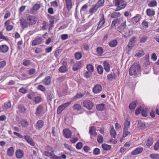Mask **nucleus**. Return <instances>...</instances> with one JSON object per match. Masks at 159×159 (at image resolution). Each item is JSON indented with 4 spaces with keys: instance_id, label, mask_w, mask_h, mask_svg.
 <instances>
[{
    "instance_id": "nucleus-43",
    "label": "nucleus",
    "mask_w": 159,
    "mask_h": 159,
    "mask_svg": "<svg viewBox=\"0 0 159 159\" xmlns=\"http://www.w3.org/2000/svg\"><path fill=\"white\" fill-rule=\"evenodd\" d=\"M120 16V14L119 12H116L112 13L111 14V16L112 18H115L119 17Z\"/></svg>"
},
{
    "instance_id": "nucleus-39",
    "label": "nucleus",
    "mask_w": 159,
    "mask_h": 159,
    "mask_svg": "<svg viewBox=\"0 0 159 159\" xmlns=\"http://www.w3.org/2000/svg\"><path fill=\"white\" fill-rule=\"evenodd\" d=\"M102 147L104 150L106 151L109 150L111 148V147L110 145L105 143L102 144Z\"/></svg>"
},
{
    "instance_id": "nucleus-54",
    "label": "nucleus",
    "mask_w": 159,
    "mask_h": 159,
    "mask_svg": "<svg viewBox=\"0 0 159 159\" xmlns=\"http://www.w3.org/2000/svg\"><path fill=\"white\" fill-rule=\"evenodd\" d=\"M84 94H83L81 93H78L74 98V100H76V99H79L83 96Z\"/></svg>"
},
{
    "instance_id": "nucleus-33",
    "label": "nucleus",
    "mask_w": 159,
    "mask_h": 159,
    "mask_svg": "<svg viewBox=\"0 0 159 159\" xmlns=\"http://www.w3.org/2000/svg\"><path fill=\"white\" fill-rule=\"evenodd\" d=\"M140 15L139 14H137L136 16L134 17L132 19V22L134 24H136L139 20Z\"/></svg>"
},
{
    "instance_id": "nucleus-29",
    "label": "nucleus",
    "mask_w": 159,
    "mask_h": 159,
    "mask_svg": "<svg viewBox=\"0 0 159 159\" xmlns=\"http://www.w3.org/2000/svg\"><path fill=\"white\" fill-rule=\"evenodd\" d=\"M154 140L152 138H149L146 141V144L147 146H151L153 143Z\"/></svg>"
},
{
    "instance_id": "nucleus-18",
    "label": "nucleus",
    "mask_w": 159,
    "mask_h": 159,
    "mask_svg": "<svg viewBox=\"0 0 159 159\" xmlns=\"http://www.w3.org/2000/svg\"><path fill=\"white\" fill-rule=\"evenodd\" d=\"M14 149L12 147H10L8 148L7 151V155L10 157H12L14 153Z\"/></svg>"
},
{
    "instance_id": "nucleus-1",
    "label": "nucleus",
    "mask_w": 159,
    "mask_h": 159,
    "mask_svg": "<svg viewBox=\"0 0 159 159\" xmlns=\"http://www.w3.org/2000/svg\"><path fill=\"white\" fill-rule=\"evenodd\" d=\"M140 72V66L139 64L134 63L129 69L130 75L135 76L138 74Z\"/></svg>"
},
{
    "instance_id": "nucleus-38",
    "label": "nucleus",
    "mask_w": 159,
    "mask_h": 159,
    "mask_svg": "<svg viewBox=\"0 0 159 159\" xmlns=\"http://www.w3.org/2000/svg\"><path fill=\"white\" fill-rule=\"evenodd\" d=\"M117 44V42L116 40L111 41L109 43V45L112 47L116 46Z\"/></svg>"
},
{
    "instance_id": "nucleus-44",
    "label": "nucleus",
    "mask_w": 159,
    "mask_h": 159,
    "mask_svg": "<svg viewBox=\"0 0 159 159\" xmlns=\"http://www.w3.org/2000/svg\"><path fill=\"white\" fill-rule=\"evenodd\" d=\"M73 108L74 110H77L78 111L80 110L81 109V105L78 104H75L73 107Z\"/></svg>"
},
{
    "instance_id": "nucleus-24",
    "label": "nucleus",
    "mask_w": 159,
    "mask_h": 159,
    "mask_svg": "<svg viewBox=\"0 0 159 159\" xmlns=\"http://www.w3.org/2000/svg\"><path fill=\"white\" fill-rule=\"evenodd\" d=\"M20 25L23 28H25L28 27V23H27V20L24 19H21L20 20Z\"/></svg>"
},
{
    "instance_id": "nucleus-16",
    "label": "nucleus",
    "mask_w": 159,
    "mask_h": 159,
    "mask_svg": "<svg viewBox=\"0 0 159 159\" xmlns=\"http://www.w3.org/2000/svg\"><path fill=\"white\" fill-rule=\"evenodd\" d=\"M143 150V148L142 147L138 148H136L131 152V154L133 155H137L141 153Z\"/></svg>"
},
{
    "instance_id": "nucleus-64",
    "label": "nucleus",
    "mask_w": 159,
    "mask_h": 159,
    "mask_svg": "<svg viewBox=\"0 0 159 159\" xmlns=\"http://www.w3.org/2000/svg\"><path fill=\"white\" fill-rule=\"evenodd\" d=\"M41 100V98L39 96H37L35 97L34 99V101L36 103H39Z\"/></svg>"
},
{
    "instance_id": "nucleus-57",
    "label": "nucleus",
    "mask_w": 159,
    "mask_h": 159,
    "mask_svg": "<svg viewBox=\"0 0 159 159\" xmlns=\"http://www.w3.org/2000/svg\"><path fill=\"white\" fill-rule=\"evenodd\" d=\"M92 75V72H90L89 71H86L84 74V76L86 78H90Z\"/></svg>"
},
{
    "instance_id": "nucleus-48",
    "label": "nucleus",
    "mask_w": 159,
    "mask_h": 159,
    "mask_svg": "<svg viewBox=\"0 0 159 159\" xmlns=\"http://www.w3.org/2000/svg\"><path fill=\"white\" fill-rule=\"evenodd\" d=\"M130 125V121L126 120L124 123V129H127L129 128Z\"/></svg>"
},
{
    "instance_id": "nucleus-4",
    "label": "nucleus",
    "mask_w": 159,
    "mask_h": 159,
    "mask_svg": "<svg viewBox=\"0 0 159 159\" xmlns=\"http://www.w3.org/2000/svg\"><path fill=\"white\" fill-rule=\"evenodd\" d=\"M84 107L89 110H91L93 107L92 102L89 100H85L83 102Z\"/></svg>"
},
{
    "instance_id": "nucleus-20",
    "label": "nucleus",
    "mask_w": 159,
    "mask_h": 159,
    "mask_svg": "<svg viewBox=\"0 0 159 159\" xmlns=\"http://www.w3.org/2000/svg\"><path fill=\"white\" fill-rule=\"evenodd\" d=\"M44 125V122L41 120H39L37 121L36 124V128L40 130L42 128Z\"/></svg>"
},
{
    "instance_id": "nucleus-31",
    "label": "nucleus",
    "mask_w": 159,
    "mask_h": 159,
    "mask_svg": "<svg viewBox=\"0 0 159 159\" xmlns=\"http://www.w3.org/2000/svg\"><path fill=\"white\" fill-rule=\"evenodd\" d=\"M46 96L48 99L50 101H51L53 97V94L52 92L48 91H47L46 93Z\"/></svg>"
},
{
    "instance_id": "nucleus-60",
    "label": "nucleus",
    "mask_w": 159,
    "mask_h": 159,
    "mask_svg": "<svg viewBox=\"0 0 159 159\" xmlns=\"http://www.w3.org/2000/svg\"><path fill=\"white\" fill-rule=\"evenodd\" d=\"M6 65V62L5 61H3L0 62V71Z\"/></svg>"
},
{
    "instance_id": "nucleus-61",
    "label": "nucleus",
    "mask_w": 159,
    "mask_h": 159,
    "mask_svg": "<svg viewBox=\"0 0 159 159\" xmlns=\"http://www.w3.org/2000/svg\"><path fill=\"white\" fill-rule=\"evenodd\" d=\"M138 126L139 127L143 128L145 126V123L141 120H139L138 121Z\"/></svg>"
},
{
    "instance_id": "nucleus-23",
    "label": "nucleus",
    "mask_w": 159,
    "mask_h": 159,
    "mask_svg": "<svg viewBox=\"0 0 159 159\" xmlns=\"http://www.w3.org/2000/svg\"><path fill=\"white\" fill-rule=\"evenodd\" d=\"M89 132L91 135L94 136H96L97 135V134L96 132V128L94 126H92L89 128Z\"/></svg>"
},
{
    "instance_id": "nucleus-30",
    "label": "nucleus",
    "mask_w": 159,
    "mask_h": 159,
    "mask_svg": "<svg viewBox=\"0 0 159 159\" xmlns=\"http://www.w3.org/2000/svg\"><path fill=\"white\" fill-rule=\"evenodd\" d=\"M120 19L119 18L115 19L112 22L111 27H116V25H118L120 24Z\"/></svg>"
},
{
    "instance_id": "nucleus-32",
    "label": "nucleus",
    "mask_w": 159,
    "mask_h": 159,
    "mask_svg": "<svg viewBox=\"0 0 159 159\" xmlns=\"http://www.w3.org/2000/svg\"><path fill=\"white\" fill-rule=\"evenodd\" d=\"M110 134L111 137L113 138H115L116 137V133L113 126H111V129L110 130Z\"/></svg>"
},
{
    "instance_id": "nucleus-15",
    "label": "nucleus",
    "mask_w": 159,
    "mask_h": 159,
    "mask_svg": "<svg viewBox=\"0 0 159 159\" xmlns=\"http://www.w3.org/2000/svg\"><path fill=\"white\" fill-rule=\"evenodd\" d=\"M43 110V107L41 105H39L37 107L35 114L37 116H39L42 113Z\"/></svg>"
},
{
    "instance_id": "nucleus-58",
    "label": "nucleus",
    "mask_w": 159,
    "mask_h": 159,
    "mask_svg": "<svg viewBox=\"0 0 159 159\" xmlns=\"http://www.w3.org/2000/svg\"><path fill=\"white\" fill-rule=\"evenodd\" d=\"M97 141L99 143H101L103 142V138L100 134L98 135L97 138Z\"/></svg>"
},
{
    "instance_id": "nucleus-42",
    "label": "nucleus",
    "mask_w": 159,
    "mask_h": 159,
    "mask_svg": "<svg viewBox=\"0 0 159 159\" xmlns=\"http://www.w3.org/2000/svg\"><path fill=\"white\" fill-rule=\"evenodd\" d=\"M88 6L86 4L84 5L81 8L80 13L81 15L84 14L85 12L87 10L88 8Z\"/></svg>"
},
{
    "instance_id": "nucleus-40",
    "label": "nucleus",
    "mask_w": 159,
    "mask_h": 159,
    "mask_svg": "<svg viewBox=\"0 0 159 159\" xmlns=\"http://www.w3.org/2000/svg\"><path fill=\"white\" fill-rule=\"evenodd\" d=\"M75 57L76 60L80 59L82 57L81 52H79L75 53Z\"/></svg>"
},
{
    "instance_id": "nucleus-9",
    "label": "nucleus",
    "mask_w": 159,
    "mask_h": 159,
    "mask_svg": "<svg viewBox=\"0 0 159 159\" xmlns=\"http://www.w3.org/2000/svg\"><path fill=\"white\" fill-rule=\"evenodd\" d=\"M66 4V7L67 10L70 11L72 8V4L71 0H62Z\"/></svg>"
},
{
    "instance_id": "nucleus-46",
    "label": "nucleus",
    "mask_w": 159,
    "mask_h": 159,
    "mask_svg": "<svg viewBox=\"0 0 159 159\" xmlns=\"http://www.w3.org/2000/svg\"><path fill=\"white\" fill-rule=\"evenodd\" d=\"M48 26V23L46 21H43V26L41 28V30H47Z\"/></svg>"
},
{
    "instance_id": "nucleus-28",
    "label": "nucleus",
    "mask_w": 159,
    "mask_h": 159,
    "mask_svg": "<svg viewBox=\"0 0 159 159\" xmlns=\"http://www.w3.org/2000/svg\"><path fill=\"white\" fill-rule=\"evenodd\" d=\"M9 24L10 21L8 20H7L5 22V26H7L6 30L8 31L11 30L13 28V26L12 25H9Z\"/></svg>"
},
{
    "instance_id": "nucleus-53",
    "label": "nucleus",
    "mask_w": 159,
    "mask_h": 159,
    "mask_svg": "<svg viewBox=\"0 0 159 159\" xmlns=\"http://www.w3.org/2000/svg\"><path fill=\"white\" fill-rule=\"evenodd\" d=\"M157 5V2L155 0L151 1L148 4V6L150 7H153L156 6Z\"/></svg>"
},
{
    "instance_id": "nucleus-50",
    "label": "nucleus",
    "mask_w": 159,
    "mask_h": 159,
    "mask_svg": "<svg viewBox=\"0 0 159 159\" xmlns=\"http://www.w3.org/2000/svg\"><path fill=\"white\" fill-rule=\"evenodd\" d=\"M136 106L137 104L136 102H134L129 104V107L130 109H133L136 107Z\"/></svg>"
},
{
    "instance_id": "nucleus-7",
    "label": "nucleus",
    "mask_w": 159,
    "mask_h": 159,
    "mask_svg": "<svg viewBox=\"0 0 159 159\" xmlns=\"http://www.w3.org/2000/svg\"><path fill=\"white\" fill-rule=\"evenodd\" d=\"M63 135L66 139L71 138L72 135V132L68 129H65L63 131Z\"/></svg>"
},
{
    "instance_id": "nucleus-49",
    "label": "nucleus",
    "mask_w": 159,
    "mask_h": 159,
    "mask_svg": "<svg viewBox=\"0 0 159 159\" xmlns=\"http://www.w3.org/2000/svg\"><path fill=\"white\" fill-rule=\"evenodd\" d=\"M147 15L148 16H152L155 14V11L150 9H148L146 11Z\"/></svg>"
},
{
    "instance_id": "nucleus-26",
    "label": "nucleus",
    "mask_w": 159,
    "mask_h": 159,
    "mask_svg": "<svg viewBox=\"0 0 159 159\" xmlns=\"http://www.w3.org/2000/svg\"><path fill=\"white\" fill-rule=\"evenodd\" d=\"M42 41V39L40 38H36L32 42V46H36L41 43Z\"/></svg>"
},
{
    "instance_id": "nucleus-52",
    "label": "nucleus",
    "mask_w": 159,
    "mask_h": 159,
    "mask_svg": "<svg viewBox=\"0 0 159 159\" xmlns=\"http://www.w3.org/2000/svg\"><path fill=\"white\" fill-rule=\"evenodd\" d=\"M57 20L56 19V18L55 17H52L51 20L50 21V26L51 27H53V24L55 21H57Z\"/></svg>"
},
{
    "instance_id": "nucleus-17",
    "label": "nucleus",
    "mask_w": 159,
    "mask_h": 159,
    "mask_svg": "<svg viewBox=\"0 0 159 159\" xmlns=\"http://www.w3.org/2000/svg\"><path fill=\"white\" fill-rule=\"evenodd\" d=\"M82 62L81 61H78L75 63L73 66L72 69L75 71H77L82 66Z\"/></svg>"
},
{
    "instance_id": "nucleus-6",
    "label": "nucleus",
    "mask_w": 159,
    "mask_h": 159,
    "mask_svg": "<svg viewBox=\"0 0 159 159\" xmlns=\"http://www.w3.org/2000/svg\"><path fill=\"white\" fill-rule=\"evenodd\" d=\"M71 103L70 102H67L61 104L57 108V112L58 114H60L66 107Z\"/></svg>"
},
{
    "instance_id": "nucleus-13",
    "label": "nucleus",
    "mask_w": 159,
    "mask_h": 159,
    "mask_svg": "<svg viewBox=\"0 0 159 159\" xmlns=\"http://www.w3.org/2000/svg\"><path fill=\"white\" fill-rule=\"evenodd\" d=\"M16 155L17 158L21 159L24 157V152L22 150L18 149L16 152Z\"/></svg>"
},
{
    "instance_id": "nucleus-55",
    "label": "nucleus",
    "mask_w": 159,
    "mask_h": 159,
    "mask_svg": "<svg viewBox=\"0 0 159 159\" xmlns=\"http://www.w3.org/2000/svg\"><path fill=\"white\" fill-rule=\"evenodd\" d=\"M148 37L147 36L143 35L140 38L139 42L143 43H145Z\"/></svg>"
},
{
    "instance_id": "nucleus-37",
    "label": "nucleus",
    "mask_w": 159,
    "mask_h": 159,
    "mask_svg": "<svg viewBox=\"0 0 159 159\" xmlns=\"http://www.w3.org/2000/svg\"><path fill=\"white\" fill-rule=\"evenodd\" d=\"M104 2L105 0H99L95 5L99 8L103 6Z\"/></svg>"
},
{
    "instance_id": "nucleus-8",
    "label": "nucleus",
    "mask_w": 159,
    "mask_h": 159,
    "mask_svg": "<svg viewBox=\"0 0 159 159\" xmlns=\"http://www.w3.org/2000/svg\"><path fill=\"white\" fill-rule=\"evenodd\" d=\"M9 49L8 46L5 44L2 45L0 46V52L2 53H5L7 52Z\"/></svg>"
},
{
    "instance_id": "nucleus-45",
    "label": "nucleus",
    "mask_w": 159,
    "mask_h": 159,
    "mask_svg": "<svg viewBox=\"0 0 159 159\" xmlns=\"http://www.w3.org/2000/svg\"><path fill=\"white\" fill-rule=\"evenodd\" d=\"M116 76V75L115 74H109L107 76V79L110 81H112L113 79H115Z\"/></svg>"
},
{
    "instance_id": "nucleus-35",
    "label": "nucleus",
    "mask_w": 159,
    "mask_h": 159,
    "mask_svg": "<svg viewBox=\"0 0 159 159\" xmlns=\"http://www.w3.org/2000/svg\"><path fill=\"white\" fill-rule=\"evenodd\" d=\"M86 68L88 71L92 72L94 71V67L93 66L90 64H89L86 65Z\"/></svg>"
},
{
    "instance_id": "nucleus-47",
    "label": "nucleus",
    "mask_w": 159,
    "mask_h": 159,
    "mask_svg": "<svg viewBox=\"0 0 159 159\" xmlns=\"http://www.w3.org/2000/svg\"><path fill=\"white\" fill-rule=\"evenodd\" d=\"M103 70L102 66L100 65H98L97 67V71L98 73L100 75H101L103 73Z\"/></svg>"
},
{
    "instance_id": "nucleus-34",
    "label": "nucleus",
    "mask_w": 159,
    "mask_h": 159,
    "mask_svg": "<svg viewBox=\"0 0 159 159\" xmlns=\"http://www.w3.org/2000/svg\"><path fill=\"white\" fill-rule=\"evenodd\" d=\"M96 52L99 56H102L104 52L103 49L101 47H98L96 49Z\"/></svg>"
},
{
    "instance_id": "nucleus-10",
    "label": "nucleus",
    "mask_w": 159,
    "mask_h": 159,
    "mask_svg": "<svg viewBox=\"0 0 159 159\" xmlns=\"http://www.w3.org/2000/svg\"><path fill=\"white\" fill-rule=\"evenodd\" d=\"M24 138L30 145L34 146L35 145V143L32 138L30 136L26 135L24 136Z\"/></svg>"
},
{
    "instance_id": "nucleus-2",
    "label": "nucleus",
    "mask_w": 159,
    "mask_h": 159,
    "mask_svg": "<svg viewBox=\"0 0 159 159\" xmlns=\"http://www.w3.org/2000/svg\"><path fill=\"white\" fill-rule=\"evenodd\" d=\"M127 3L125 0H115V6L117 7L116 10L117 11L124 9Z\"/></svg>"
},
{
    "instance_id": "nucleus-59",
    "label": "nucleus",
    "mask_w": 159,
    "mask_h": 159,
    "mask_svg": "<svg viewBox=\"0 0 159 159\" xmlns=\"http://www.w3.org/2000/svg\"><path fill=\"white\" fill-rule=\"evenodd\" d=\"M11 106V102L9 101L4 104V107L7 109L10 108Z\"/></svg>"
},
{
    "instance_id": "nucleus-36",
    "label": "nucleus",
    "mask_w": 159,
    "mask_h": 159,
    "mask_svg": "<svg viewBox=\"0 0 159 159\" xmlns=\"http://www.w3.org/2000/svg\"><path fill=\"white\" fill-rule=\"evenodd\" d=\"M99 8L95 5L93 7H92L90 9L89 12L92 14L96 11Z\"/></svg>"
},
{
    "instance_id": "nucleus-25",
    "label": "nucleus",
    "mask_w": 159,
    "mask_h": 159,
    "mask_svg": "<svg viewBox=\"0 0 159 159\" xmlns=\"http://www.w3.org/2000/svg\"><path fill=\"white\" fill-rule=\"evenodd\" d=\"M144 54L143 50V49H140L137 51L135 54V56L136 57H140L143 56Z\"/></svg>"
},
{
    "instance_id": "nucleus-3",
    "label": "nucleus",
    "mask_w": 159,
    "mask_h": 159,
    "mask_svg": "<svg viewBox=\"0 0 159 159\" xmlns=\"http://www.w3.org/2000/svg\"><path fill=\"white\" fill-rule=\"evenodd\" d=\"M27 23L29 25H32L35 24L37 19L34 16L30 15L28 16L26 19Z\"/></svg>"
},
{
    "instance_id": "nucleus-21",
    "label": "nucleus",
    "mask_w": 159,
    "mask_h": 159,
    "mask_svg": "<svg viewBox=\"0 0 159 159\" xmlns=\"http://www.w3.org/2000/svg\"><path fill=\"white\" fill-rule=\"evenodd\" d=\"M96 108L98 111H103L106 108V105L103 103L98 104L96 106Z\"/></svg>"
},
{
    "instance_id": "nucleus-11",
    "label": "nucleus",
    "mask_w": 159,
    "mask_h": 159,
    "mask_svg": "<svg viewBox=\"0 0 159 159\" xmlns=\"http://www.w3.org/2000/svg\"><path fill=\"white\" fill-rule=\"evenodd\" d=\"M40 5L39 4L36 3L34 4L30 9V12L32 14H35L36 12L40 8Z\"/></svg>"
},
{
    "instance_id": "nucleus-14",
    "label": "nucleus",
    "mask_w": 159,
    "mask_h": 159,
    "mask_svg": "<svg viewBox=\"0 0 159 159\" xmlns=\"http://www.w3.org/2000/svg\"><path fill=\"white\" fill-rule=\"evenodd\" d=\"M105 22V19L103 15H102L100 18V20L98 25L97 30H98L102 27L103 25Z\"/></svg>"
},
{
    "instance_id": "nucleus-5",
    "label": "nucleus",
    "mask_w": 159,
    "mask_h": 159,
    "mask_svg": "<svg viewBox=\"0 0 159 159\" xmlns=\"http://www.w3.org/2000/svg\"><path fill=\"white\" fill-rule=\"evenodd\" d=\"M136 41V38L135 37H133L130 39L129 44L127 45V49L129 51H130L134 46Z\"/></svg>"
},
{
    "instance_id": "nucleus-51",
    "label": "nucleus",
    "mask_w": 159,
    "mask_h": 159,
    "mask_svg": "<svg viewBox=\"0 0 159 159\" xmlns=\"http://www.w3.org/2000/svg\"><path fill=\"white\" fill-rule=\"evenodd\" d=\"M31 64V61L30 60H24L23 62V64L25 66H29Z\"/></svg>"
},
{
    "instance_id": "nucleus-27",
    "label": "nucleus",
    "mask_w": 159,
    "mask_h": 159,
    "mask_svg": "<svg viewBox=\"0 0 159 159\" xmlns=\"http://www.w3.org/2000/svg\"><path fill=\"white\" fill-rule=\"evenodd\" d=\"M58 70L61 73H65L68 70L67 66L66 65H63L59 68Z\"/></svg>"
},
{
    "instance_id": "nucleus-56",
    "label": "nucleus",
    "mask_w": 159,
    "mask_h": 159,
    "mask_svg": "<svg viewBox=\"0 0 159 159\" xmlns=\"http://www.w3.org/2000/svg\"><path fill=\"white\" fill-rule=\"evenodd\" d=\"M150 157L152 159H159V154H151Z\"/></svg>"
},
{
    "instance_id": "nucleus-63",
    "label": "nucleus",
    "mask_w": 159,
    "mask_h": 159,
    "mask_svg": "<svg viewBox=\"0 0 159 159\" xmlns=\"http://www.w3.org/2000/svg\"><path fill=\"white\" fill-rule=\"evenodd\" d=\"M21 124L24 127H26L28 125V123L26 120H23L21 121Z\"/></svg>"
},
{
    "instance_id": "nucleus-62",
    "label": "nucleus",
    "mask_w": 159,
    "mask_h": 159,
    "mask_svg": "<svg viewBox=\"0 0 159 159\" xmlns=\"http://www.w3.org/2000/svg\"><path fill=\"white\" fill-rule=\"evenodd\" d=\"M100 149L98 148H95L94 149L93 152V154L94 155H98L100 154Z\"/></svg>"
},
{
    "instance_id": "nucleus-12",
    "label": "nucleus",
    "mask_w": 159,
    "mask_h": 159,
    "mask_svg": "<svg viewBox=\"0 0 159 159\" xmlns=\"http://www.w3.org/2000/svg\"><path fill=\"white\" fill-rule=\"evenodd\" d=\"M102 89V88L101 85L97 84L93 88V91L95 93H98L100 92Z\"/></svg>"
},
{
    "instance_id": "nucleus-22",
    "label": "nucleus",
    "mask_w": 159,
    "mask_h": 159,
    "mask_svg": "<svg viewBox=\"0 0 159 159\" xmlns=\"http://www.w3.org/2000/svg\"><path fill=\"white\" fill-rule=\"evenodd\" d=\"M103 65L105 70L107 72H109L110 70V66L108 62L106 61H104Z\"/></svg>"
},
{
    "instance_id": "nucleus-41",
    "label": "nucleus",
    "mask_w": 159,
    "mask_h": 159,
    "mask_svg": "<svg viewBox=\"0 0 159 159\" xmlns=\"http://www.w3.org/2000/svg\"><path fill=\"white\" fill-rule=\"evenodd\" d=\"M18 108L21 112L24 113L26 112V108L24 105H20L18 106Z\"/></svg>"
},
{
    "instance_id": "nucleus-19",
    "label": "nucleus",
    "mask_w": 159,
    "mask_h": 159,
    "mask_svg": "<svg viewBox=\"0 0 159 159\" xmlns=\"http://www.w3.org/2000/svg\"><path fill=\"white\" fill-rule=\"evenodd\" d=\"M42 83L45 85H48L51 83V78L49 76H47L42 81Z\"/></svg>"
}]
</instances>
